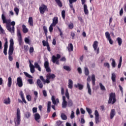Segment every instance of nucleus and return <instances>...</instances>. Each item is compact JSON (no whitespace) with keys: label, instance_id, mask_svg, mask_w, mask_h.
Segmentation results:
<instances>
[{"label":"nucleus","instance_id":"1","mask_svg":"<svg viewBox=\"0 0 126 126\" xmlns=\"http://www.w3.org/2000/svg\"><path fill=\"white\" fill-rule=\"evenodd\" d=\"M56 78V75L54 74H51V73H48L46 75V79L45 80L44 78V77L43 76H40V79L42 81L43 84H46V83H47V84H49L50 83V79L51 80H54Z\"/></svg>","mask_w":126,"mask_h":126},{"label":"nucleus","instance_id":"2","mask_svg":"<svg viewBox=\"0 0 126 126\" xmlns=\"http://www.w3.org/2000/svg\"><path fill=\"white\" fill-rule=\"evenodd\" d=\"M1 18L3 21V23H6V26L8 31L10 32L11 34H14V26L11 27L10 24L7 23V20H6V19L5 18V16H4L3 14H2L1 15Z\"/></svg>","mask_w":126,"mask_h":126},{"label":"nucleus","instance_id":"3","mask_svg":"<svg viewBox=\"0 0 126 126\" xmlns=\"http://www.w3.org/2000/svg\"><path fill=\"white\" fill-rule=\"evenodd\" d=\"M14 122L15 126H20L21 123V117L20 116V109H17L16 117L14 119Z\"/></svg>","mask_w":126,"mask_h":126},{"label":"nucleus","instance_id":"4","mask_svg":"<svg viewBox=\"0 0 126 126\" xmlns=\"http://www.w3.org/2000/svg\"><path fill=\"white\" fill-rule=\"evenodd\" d=\"M117 101L116 99V94L114 93H111L109 94V98L108 101V104H115Z\"/></svg>","mask_w":126,"mask_h":126},{"label":"nucleus","instance_id":"5","mask_svg":"<svg viewBox=\"0 0 126 126\" xmlns=\"http://www.w3.org/2000/svg\"><path fill=\"white\" fill-rule=\"evenodd\" d=\"M61 59V55L57 54L56 57L55 55L52 56V61L53 63H56V64H60V62L59 60Z\"/></svg>","mask_w":126,"mask_h":126},{"label":"nucleus","instance_id":"6","mask_svg":"<svg viewBox=\"0 0 126 126\" xmlns=\"http://www.w3.org/2000/svg\"><path fill=\"white\" fill-rule=\"evenodd\" d=\"M98 41H95L94 42V44L93 45V47L94 49V51H96L97 55H98V54L100 53V48L99 47L98 48Z\"/></svg>","mask_w":126,"mask_h":126},{"label":"nucleus","instance_id":"7","mask_svg":"<svg viewBox=\"0 0 126 126\" xmlns=\"http://www.w3.org/2000/svg\"><path fill=\"white\" fill-rule=\"evenodd\" d=\"M105 36L106 39L109 41V44H110V45H113L114 42L113 41V40H112V38H111V35L110 34V33H109V32H105Z\"/></svg>","mask_w":126,"mask_h":126},{"label":"nucleus","instance_id":"8","mask_svg":"<svg viewBox=\"0 0 126 126\" xmlns=\"http://www.w3.org/2000/svg\"><path fill=\"white\" fill-rule=\"evenodd\" d=\"M63 102H62V108L63 109H65L67 107V101H66V98L64 95H63Z\"/></svg>","mask_w":126,"mask_h":126},{"label":"nucleus","instance_id":"9","mask_svg":"<svg viewBox=\"0 0 126 126\" xmlns=\"http://www.w3.org/2000/svg\"><path fill=\"white\" fill-rule=\"evenodd\" d=\"M47 9H48V7H47V6L43 4L41 5V7H39L40 13L41 14H44V13H45V11H46Z\"/></svg>","mask_w":126,"mask_h":126},{"label":"nucleus","instance_id":"10","mask_svg":"<svg viewBox=\"0 0 126 126\" xmlns=\"http://www.w3.org/2000/svg\"><path fill=\"white\" fill-rule=\"evenodd\" d=\"M94 115H95V124H97L100 123V120H99V112H98V110H95L94 111Z\"/></svg>","mask_w":126,"mask_h":126},{"label":"nucleus","instance_id":"11","mask_svg":"<svg viewBox=\"0 0 126 126\" xmlns=\"http://www.w3.org/2000/svg\"><path fill=\"white\" fill-rule=\"evenodd\" d=\"M17 84L19 87H22L23 86V82H22V78L19 77L17 78Z\"/></svg>","mask_w":126,"mask_h":126},{"label":"nucleus","instance_id":"12","mask_svg":"<svg viewBox=\"0 0 126 126\" xmlns=\"http://www.w3.org/2000/svg\"><path fill=\"white\" fill-rule=\"evenodd\" d=\"M44 67L47 71V72H51V68H50V66H49V62L45 61L44 62Z\"/></svg>","mask_w":126,"mask_h":126},{"label":"nucleus","instance_id":"13","mask_svg":"<svg viewBox=\"0 0 126 126\" xmlns=\"http://www.w3.org/2000/svg\"><path fill=\"white\" fill-rule=\"evenodd\" d=\"M29 62L30 63V68L31 73H34L35 72V67L32 63H31V61L29 60Z\"/></svg>","mask_w":126,"mask_h":126},{"label":"nucleus","instance_id":"14","mask_svg":"<svg viewBox=\"0 0 126 126\" xmlns=\"http://www.w3.org/2000/svg\"><path fill=\"white\" fill-rule=\"evenodd\" d=\"M14 45V42L13 41V39L11 38L10 39V45L9 51H13V45Z\"/></svg>","mask_w":126,"mask_h":126},{"label":"nucleus","instance_id":"15","mask_svg":"<svg viewBox=\"0 0 126 126\" xmlns=\"http://www.w3.org/2000/svg\"><path fill=\"white\" fill-rule=\"evenodd\" d=\"M13 54V50H9L8 51V59L10 62H11L13 60V58H12V54Z\"/></svg>","mask_w":126,"mask_h":126},{"label":"nucleus","instance_id":"16","mask_svg":"<svg viewBox=\"0 0 126 126\" xmlns=\"http://www.w3.org/2000/svg\"><path fill=\"white\" fill-rule=\"evenodd\" d=\"M87 88L88 89V93L91 96L92 95V90H91V88H90V85L89 83H87Z\"/></svg>","mask_w":126,"mask_h":126},{"label":"nucleus","instance_id":"17","mask_svg":"<svg viewBox=\"0 0 126 126\" xmlns=\"http://www.w3.org/2000/svg\"><path fill=\"white\" fill-rule=\"evenodd\" d=\"M116 115V110L115 109H112L110 112V118L112 120L114 118V117H115Z\"/></svg>","mask_w":126,"mask_h":126},{"label":"nucleus","instance_id":"18","mask_svg":"<svg viewBox=\"0 0 126 126\" xmlns=\"http://www.w3.org/2000/svg\"><path fill=\"white\" fill-rule=\"evenodd\" d=\"M59 22V21L58 20V17H55L53 19V23L51 24V25H53L54 27L56 26L57 25V24Z\"/></svg>","mask_w":126,"mask_h":126},{"label":"nucleus","instance_id":"19","mask_svg":"<svg viewBox=\"0 0 126 126\" xmlns=\"http://www.w3.org/2000/svg\"><path fill=\"white\" fill-rule=\"evenodd\" d=\"M84 11L86 15H88L89 13V11L88 10L87 5L85 4H84Z\"/></svg>","mask_w":126,"mask_h":126},{"label":"nucleus","instance_id":"20","mask_svg":"<svg viewBox=\"0 0 126 126\" xmlns=\"http://www.w3.org/2000/svg\"><path fill=\"white\" fill-rule=\"evenodd\" d=\"M68 87L70 89H72V88L73 87V81H72L70 79L68 80Z\"/></svg>","mask_w":126,"mask_h":126},{"label":"nucleus","instance_id":"21","mask_svg":"<svg viewBox=\"0 0 126 126\" xmlns=\"http://www.w3.org/2000/svg\"><path fill=\"white\" fill-rule=\"evenodd\" d=\"M74 87H75V88H78L79 90H82V89H83L84 86L83 85L77 83V84L74 85Z\"/></svg>","mask_w":126,"mask_h":126},{"label":"nucleus","instance_id":"22","mask_svg":"<svg viewBox=\"0 0 126 126\" xmlns=\"http://www.w3.org/2000/svg\"><path fill=\"white\" fill-rule=\"evenodd\" d=\"M34 119L36 122L39 123V120L41 118V116L39 113H35L34 115Z\"/></svg>","mask_w":126,"mask_h":126},{"label":"nucleus","instance_id":"23","mask_svg":"<svg viewBox=\"0 0 126 126\" xmlns=\"http://www.w3.org/2000/svg\"><path fill=\"white\" fill-rule=\"evenodd\" d=\"M12 84V79L11 77H9L8 78L7 86L8 87H11Z\"/></svg>","mask_w":126,"mask_h":126},{"label":"nucleus","instance_id":"24","mask_svg":"<svg viewBox=\"0 0 126 126\" xmlns=\"http://www.w3.org/2000/svg\"><path fill=\"white\" fill-rule=\"evenodd\" d=\"M10 102H11L10 98L9 97H8L7 98H5L3 100V103L5 105H9V104H10Z\"/></svg>","mask_w":126,"mask_h":126},{"label":"nucleus","instance_id":"25","mask_svg":"<svg viewBox=\"0 0 126 126\" xmlns=\"http://www.w3.org/2000/svg\"><path fill=\"white\" fill-rule=\"evenodd\" d=\"M37 86H38V87H39V88H41V89H42V88H43V83H42V82L41 81V80L37 79Z\"/></svg>","mask_w":126,"mask_h":126},{"label":"nucleus","instance_id":"26","mask_svg":"<svg viewBox=\"0 0 126 126\" xmlns=\"http://www.w3.org/2000/svg\"><path fill=\"white\" fill-rule=\"evenodd\" d=\"M91 79H92L93 85H94V86L95 85V82L96 81V77L94 74H93L92 75Z\"/></svg>","mask_w":126,"mask_h":126},{"label":"nucleus","instance_id":"27","mask_svg":"<svg viewBox=\"0 0 126 126\" xmlns=\"http://www.w3.org/2000/svg\"><path fill=\"white\" fill-rule=\"evenodd\" d=\"M67 49H68V52H72L73 51V45L72 43H70L68 47H67Z\"/></svg>","mask_w":126,"mask_h":126},{"label":"nucleus","instance_id":"28","mask_svg":"<svg viewBox=\"0 0 126 126\" xmlns=\"http://www.w3.org/2000/svg\"><path fill=\"white\" fill-rule=\"evenodd\" d=\"M20 95L21 96V97L22 98L23 102H24L25 104H26L27 102H26V100H25V98H24V94H23V92H22V91H21L20 93Z\"/></svg>","mask_w":126,"mask_h":126},{"label":"nucleus","instance_id":"29","mask_svg":"<svg viewBox=\"0 0 126 126\" xmlns=\"http://www.w3.org/2000/svg\"><path fill=\"white\" fill-rule=\"evenodd\" d=\"M28 22L29 23V25L30 26H33V18L32 17L29 18V21Z\"/></svg>","mask_w":126,"mask_h":126},{"label":"nucleus","instance_id":"30","mask_svg":"<svg viewBox=\"0 0 126 126\" xmlns=\"http://www.w3.org/2000/svg\"><path fill=\"white\" fill-rule=\"evenodd\" d=\"M51 101H48L47 103V113H50L51 112Z\"/></svg>","mask_w":126,"mask_h":126},{"label":"nucleus","instance_id":"31","mask_svg":"<svg viewBox=\"0 0 126 126\" xmlns=\"http://www.w3.org/2000/svg\"><path fill=\"white\" fill-rule=\"evenodd\" d=\"M34 67L37 68L39 71H41V67H40V65L37 63V62L34 63Z\"/></svg>","mask_w":126,"mask_h":126},{"label":"nucleus","instance_id":"32","mask_svg":"<svg viewBox=\"0 0 126 126\" xmlns=\"http://www.w3.org/2000/svg\"><path fill=\"white\" fill-rule=\"evenodd\" d=\"M110 61H112L111 65L112 67L115 68L116 67V61L113 58L110 59Z\"/></svg>","mask_w":126,"mask_h":126},{"label":"nucleus","instance_id":"33","mask_svg":"<svg viewBox=\"0 0 126 126\" xmlns=\"http://www.w3.org/2000/svg\"><path fill=\"white\" fill-rule=\"evenodd\" d=\"M61 118L63 120V121H65L67 120V117L64 113H62L61 115Z\"/></svg>","mask_w":126,"mask_h":126},{"label":"nucleus","instance_id":"34","mask_svg":"<svg viewBox=\"0 0 126 126\" xmlns=\"http://www.w3.org/2000/svg\"><path fill=\"white\" fill-rule=\"evenodd\" d=\"M84 71L85 75L87 76L89 75V69L87 67H84Z\"/></svg>","mask_w":126,"mask_h":126},{"label":"nucleus","instance_id":"35","mask_svg":"<svg viewBox=\"0 0 126 126\" xmlns=\"http://www.w3.org/2000/svg\"><path fill=\"white\" fill-rule=\"evenodd\" d=\"M22 28L24 33H27V32H28V29L26 28V26H25V25H23Z\"/></svg>","mask_w":126,"mask_h":126},{"label":"nucleus","instance_id":"36","mask_svg":"<svg viewBox=\"0 0 126 126\" xmlns=\"http://www.w3.org/2000/svg\"><path fill=\"white\" fill-rule=\"evenodd\" d=\"M117 40L118 41L119 46H122V44L123 43V39H122L121 37H118L117 38Z\"/></svg>","mask_w":126,"mask_h":126},{"label":"nucleus","instance_id":"37","mask_svg":"<svg viewBox=\"0 0 126 126\" xmlns=\"http://www.w3.org/2000/svg\"><path fill=\"white\" fill-rule=\"evenodd\" d=\"M99 86L100 87V90H102V91H106V88H105V86H104V85H103L101 83H99Z\"/></svg>","mask_w":126,"mask_h":126},{"label":"nucleus","instance_id":"38","mask_svg":"<svg viewBox=\"0 0 126 126\" xmlns=\"http://www.w3.org/2000/svg\"><path fill=\"white\" fill-rule=\"evenodd\" d=\"M63 68H64V69L67 71H70L71 70L70 67L69 66L64 65L63 66Z\"/></svg>","mask_w":126,"mask_h":126},{"label":"nucleus","instance_id":"39","mask_svg":"<svg viewBox=\"0 0 126 126\" xmlns=\"http://www.w3.org/2000/svg\"><path fill=\"white\" fill-rule=\"evenodd\" d=\"M112 80L113 82H116V74L113 73L111 76Z\"/></svg>","mask_w":126,"mask_h":126},{"label":"nucleus","instance_id":"40","mask_svg":"<svg viewBox=\"0 0 126 126\" xmlns=\"http://www.w3.org/2000/svg\"><path fill=\"white\" fill-rule=\"evenodd\" d=\"M65 95V97L67 98V99L68 100H69V94L68 93V90L67 89H66Z\"/></svg>","mask_w":126,"mask_h":126},{"label":"nucleus","instance_id":"41","mask_svg":"<svg viewBox=\"0 0 126 126\" xmlns=\"http://www.w3.org/2000/svg\"><path fill=\"white\" fill-rule=\"evenodd\" d=\"M56 2L57 3L58 5L60 7L63 6V4H62V2H61V0H55Z\"/></svg>","mask_w":126,"mask_h":126},{"label":"nucleus","instance_id":"42","mask_svg":"<svg viewBox=\"0 0 126 126\" xmlns=\"http://www.w3.org/2000/svg\"><path fill=\"white\" fill-rule=\"evenodd\" d=\"M56 126H63V122L61 121H58L56 122Z\"/></svg>","mask_w":126,"mask_h":126},{"label":"nucleus","instance_id":"43","mask_svg":"<svg viewBox=\"0 0 126 126\" xmlns=\"http://www.w3.org/2000/svg\"><path fill=\"white\" fill-rule=\"evenodd\" d=\"M73 106V102L72 100H69L68 101V107H72Z\"/></svg>","mask_w":126,"mask_h":126},{"label":"nucleus","instance_id":"44","mask_svg":"<svg viewBox=\"0 0 126 126\" xmlns=\"http://www.w3.org/2000/svg\"><path fill=\"white\" fill-rule=\"evenodd\" d=\"M25 116L27 119H29V118L31 117V113H30L29 112H27L25 113Z\"/></svg>","mask_w":126,"mask_h":126},{"label":"nucleus","instance_id":"45","mask_svg":"<svg viewBox=\"0 0 126 126\" xmlns=\"http://www.w3.org/2000/svg\"><path fill=\"white\" fill-rule=\"evenodd\" d=\"M86 110L87 112H88L89 114L91 115V114H92V110H91V109H90L88 107H86Z\"/></svg>","mask_w":126,"mask_h":126},{"label":"nucleus","instance_id":"46","mask_svg":"<svg viewBox=\"0 0 126 126\" xmlns=\"http://www.w3.org/2000/svg\"><path fill=\"white\" fill-rule=\"evenodd\" d=\"M24 74H25V75H26V76H27V77H28L29 78H32V76H31V75L29 74L28 73H27L26 72H24Z\"/></svg>","mask_w":126,"mask_h":126},{"label":"nucleus","instance_id":"47","mask_svg":"<svg viewBox=\"0 0 126 126\" xmlns=\"http://www.w3.org/2000/svg\"><path fill=\"white\" fill-rule=\"evenodd\" d=\"M5 42L4 45V49H7V47H8V45H7V43H8L7 38H5Z\"/></svg>","mask_w":126,"mask_h":126},{"label":"nucleus","instance_id":"48","mask_svg":"<svg viewBox=\"0 0 126 126\" xmlns=\"http://www.w3.org/2000/svg\"><path fill=\"white\" fill-rule=\"evenodd\" d=\"M62 17L63 18V19H64V18H65V11L63 10L62 11Z\"/></svg>","mask_w":126,"mask_h":126},{"label":"nucleus","instance_id":"49","mask_svg":"<svg viewBox=\"0 0 126 126\" xmlns=\"http://www.w3.org/2000/svg\"><path fill=\"white\" fill-rule=\"evenodd\" d=\"M51 100L52 101L53 104H54V105H56V99L55 98V96L54 95L52 96Z\"/></svg>","mask_w":126,"mask_h":126},{"label":"nucleus","instance_id":"50","mask_svg":"<svg viewBox=\"0 0 126 126\" xmlns=\"http://www.w3.org/2000/svg\"><path fill=\"white\" fill-rule=\"evenodd\" d=\"M14 11L16 12L17 15H18V13H19V9L17 7H16L14 9Z\"/></svg>","mask_w":126,"mask_h":126},{"label":"nucleus","instance_id":"51","mask_svg":"<svg viewBox=\"0 0 126 126\" xmlns=\"http://www.w3.org/2000/svg\"><path fill=\"white\" fill-rule=\"evenodd\" d=\"M57 28L60 33V36H61V37H63V31H62V30H61V29H60L59 27H57Z\"/></svg>","mask_w":126,"mask_h":126},{"label":"nucleus","instance_id":"52","mask_svg":"<svg viewBox=\"0 0 126 126\" xmlns=\"http://www.w3.org/2000/svg\"><path fill=\"white\" fill-rule=\"evenodd\" d=\"M104 66L105 67H107L108 68H110V63H104Z\"/></svg>","mask_w":126,"mask_h":126},{"label":"nucleus","instance_id":"53","mask_svg":"<svg viewBox=\"0 0 126 126\" xmlns=\"http://www.w3.org/2000/svg\"><path fill=\"white\" fill-rule=\"evenodd\" d=\"M75 116H74V112L73 111H71V114L70 115V119L72 120V119H74Z\"/></svg>","mask_w":126,"mask_h":126},{"label":"nucleus","instance_id":"54","mask_svg":"<svg viewBox=\"0 0 126 126\" xmlns=\"http://www.w3.org/2000/svg\"><path fill=\"white\" fill-rule=\"evenodd\" d=\"M53 26H54V25L52 24H51V25L50 26L49 28V30L50 32H53V30H54V29L53 28Z\"/></svg>","mask_w":126,"mask_h":126},{"label":"nucleus","instance_id":"55","mask_svg":"<svg viewBox=\"0 0 126 126\" xmlns=\"http://www.w3.org/2000/svg\"><path fill=\"white\" fill-rule=\"evenodd\" d=\"M43 30H44V32L45 35H47V32H48V29H47V27L45 26H44Z\"/></svg>","mask_w":126,"mask_h":126},{"label":"nucleus","instance_id":"56","mask_svg":"<svg viewBox=\"0 0 126 126\" xmlns=\"http://www.w3.org/2000/svg\"><path fill=\"white\" fill-rule=\"evenodd\" d=\"M17 35H18V38H22L21 33H20V31L19 30H17Z\"/></svg>","mask_w":126,"mask_h":126},{"label":"nucleus","instance_id":"57","mask_svg":"<svg viewBox=\"0 0 126 126\" xmlns=\"http://www.w3.org/2000/svg\"><path fill=\"white\" fill-rule=\"evenodd\" d=\"M28 82L30 84H33V79H28Z\"/></svg>","mask_w":126,"mask_h":126},{"label":"nucleus","instance_id":"58","mask_svg":"<svg viewBox=\"0 0 126 126\" xmlns=\"http://www.w3.org/2000/svg\"><path fill=\"white\" fill-rule=\"evenodd\" d=\"M42 93L43 94V96H44V97H47V91H46V90H43L42 91Z\"/></svg>","mask_w":126,"mask_h":126},{"label":"nucleus","instance_id":"59","mask_svg":"<svg viewBox=\"0 0 126 126\" xmlns=\"http://www.w3.org/2000/svg\"><path fill=\"white\" fill-rule=\"evenodd\" d=\"M77 70L80 74H81V73H82V70L81 69V68H80V67H79L77 68Z\"/></svg>","mask_w":126,"mask_h":126},{"label":"nucleus","instance_id":"60","mask_svg":"<svg viewBox=\"0 0 126 126\" xmlns=\"http://www.w3.org/2000/svg\"><path fill=\"white\" fill-rule=\"evenodd\" d=\"M25 43H27L28 44H29L30 40L28 38L26 37L25 38Z\"/></svg>","mask_w":126,"mask_h":126},{"label":"nucleus","instance_id":"61","mask_svg":"<svg viewBox=\"0 0 126 126\" xmlns=\"http://www.w3.org/2000/svg\"><path fill=\"white\" fill-rule=\"evenodd\" d=\"M32 113H33V114L37 113V107H33L32 108Z\"/></svg>","mask_w":126,"mask_h":126},{"label":"nucleus","instance_id":"62","mask_svg":"<svg viewBox=\"0 0 126 126\" xmlns=\"http://www.w3.org/2000/svg\"><path fill=\"white\" fill-rule=\"evenodd\" d=\"M34 52V48L33 47H31L30 48V53L31 54L32 53H33Z\"/></svg>","mask_w":126,"mask_h":126},{"label":"nucleus","instance_id":"63","mask_svg":"<svg viewBox=\"0 0 126 126\" xmlns=\"http://www.w3.org/2000/svg\"><path fill=\"white\" fill-rule=\"evenodd\" d=\"M68 27L70 29H72L73 28V24L71 23V24H69Z\"/></svg>","mask_w":126,"mask_h":126},{"label":"nucleus","instance_id":"64","mask_svg":"<svg viewBox=\"0 0 126 126\" xmlns=\"http://www.w3.org/2000/svg\"><path fill=\"white\" fill-rule=\"evenodd\" d=\"M27 99L29 101H31V96L30 95H27Z\"/></svg>","mask_w":126,"mask_h":126}]
</instances>
